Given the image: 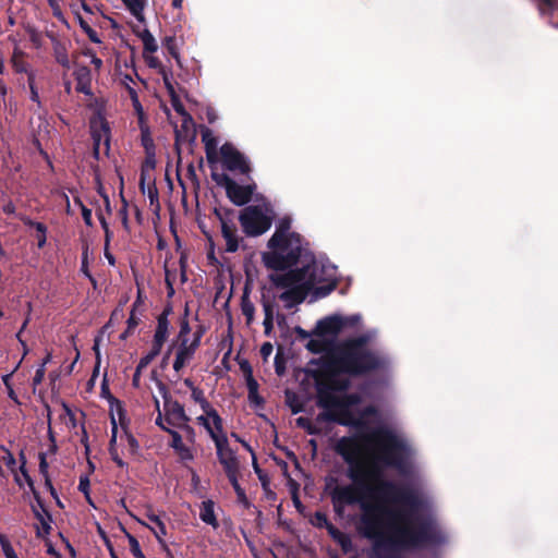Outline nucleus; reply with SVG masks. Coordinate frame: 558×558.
I'll use <instances>...</instances> for the list:
<instances>
[{
	"mask_svg": "<svg viewBox=\"0 0 558 558\" xmlns=\"http://www.w3.org/2000/svg\"><path fill=\"white\" fill-rule=\"evenodd\" d=\"M359 320V315H335L319 320L307 342V349L314 353H323L317 361L312 362V366L315 367L310 369L316 383L317 404L324 409L317 420L337 422L362 432L367 426V417L377 412L373 407L355 411V405L361 399L355 393L345 392L350 385L349 377L376 369L385 361L368 345L373 338L372 333L342 343L336 342L339 331L344 326L354 325Z\"/></svg>",
	"mask_w": 558,
	"mask_h": 558,
	"instance_id": "obj_1",
	"label": "nucleus"
},
{
	"mask_svg": "<svg viewBox=\"0 0 558 558\" xmlns=\"http://www.w3.org/2000/svg\"><path fill=\"white\" fill-rule=\"evenodd\" d=\"M169 335V324L166 318H159L158 326L154 336V345L162 348Z\"/></svg>",
	"mask_w": 558,
	"mask_h": 558,
	"instance_id": "obj_19",
	"label": "nucleus"
},
{
	"mask_svg": "<svg viewBox=\"0 0 558 558\" xmlns=\"http://www.w3.org/2000/svg\"><path fill=\"white\" fill-rule=\"evenodd\" d=\"M140 376H141V372H138V366H137L135 374L133 376V385L136 387L140 385Z\"/></svg>",
	"mask_w": 558,
	"mask_h": 558,
	"instance_id": "obj_58",
	"label": "nucleus"
},
{
	"mask_svg": "<svg viewBox=\"0 0 558 558\" xmlns=\"http://www.w3.org/2000/svg\"><path fill=\"white\" fill-rule=\"evenodd\" d=\"M155 168V159L154 154L150 151V154H147V158L145 159V162L142 166L143 170L151 171Z\"/></svg>",
	"mask_w": 558,
	"mask_h": 558,
	"instance_id": "obj_44",
	"label": "nucleus"
},
{
	"mask_svg": "<svg viewBox=\"0 0 558 558\" xmlns=\"http://www.w3.org/2000/svg\"><path fill=\"white\" fill-rule=\"evenodd\" d=\"M105 256L108 259L110 265H114V258H113V256L107 250L105 252Z\"/></svg>",
	"mask_w": 558,
	"mask_h": 558,
	"instance_id": "obj_60",
	"label": "nucleus"
},
{
	"mask_svg": "<svg viewBox=\"0 0 558 558\" xmlns=\"http://www.w3.org/2000/svg\"><path fill=\"white\" fill-rule=\"evenodd\" d=\"M45 377V367L44 365H41L37 371H36V374H35V377H34V384L35 385H38L43 381Z\"/></svg>",
	"mask_w": 558,
	"mask_h": 558,
	"instance_id": "obj_49",
	"label": "nucleus"
},
{
	"mask_svg": "<svg viewBox=\"0 0 558 558\" xmlns=\"http://www.w3.org/2000/svg\"><path fill=\"white\" fill-rule=\"evenodd\" d=\"M82 216L87 226H92V210L85 206H82Z\"/></svg>",
	"mask_w": 558,
	"mask_h": 558,
	"instance_id": "obj_48",
	"label": "nucleus"
},
{
	"mask_svg": "<svg viewBox=\"0 0 558 558\" xmlns=\"http://www.w3.org/2000/svg\"><path fill=\"white\" fill-rule=\"evenodd\" d=\"M190 331H191V328H190L189 323L186 320H183L181 323L180 332L178 335L179 342H182L184 339H190L189 338Z\"/></svg>",
	"mask_w": 558,
	"mask_h": 558,
	"instance_id": "obj_39",
	"label": "nucleus"
},
{
	"mask_svg": "<svg viewBox=\"0 0 558 558\" xmlns=\"http://www.w3.org/2000/svg\"><path fill=\"white\" fill-rule=\"evenodd\" d=\"M13 373L11 374H7L4 376H2V381L8 390V396L11 400H13L15 403H19V399H17V396L16 393L14 392L12 386H11V376H12Z\"/></svg>",
	"mask_w": 558,
	"mask_h": 558,
	"instance_id": "obj_35",
	"label": "nucleus"
},
{
	"mask_svg": "<svg viewBox=\"0 0 558 558\" xmlns=\"http://www.w3.org/2000/svg\"><path fill=\"white\" fill-rule=\"evenodd\" d=\"M90 57V63L94 65V68L99 71L102 66V60L96 57L94 53L86 52Z\"/></svg>",
	"mask_w": 558,
	"mask_h": 558,
	"instance_id": "obj_47",
	"label": "nucleus"
},
{
	"mask_svg": "<svg viewBox=\"0 0 558 558\" xmlns=\"http://www.w3.org/2000/svg\"><path fill=\"white\" fill-rule=\"evenodd\" d=\"M179 428L183 433V438H185L190 444H194L195 430L193 429V427H191L187 423H184V425L179 426Z\"/></svg>",
	"mask_w": 558,
	"mask_h": 558,
	"instance_id": "obj_36",
	"label": "nucleus"
},
{
	"mask_svg": "<svg viewBox=\"0 0 558 558\" xmlns=\"http://www.w3.org/2000/svg\"><path fill=\"white\" fill-rule=\"evenodd\" d=\"M272 351H274V347L270 342H265L262 347H260V355L262 357L267 361L268 357L272 354Z\"/></svg>",
	"mask_w": 558,
	"mask_h": 558,
	"instance_id": "obj_43",
	"label": "nucleus"
},
{
	"mask_svg": "<svg viewBox=\"0 0 558 558\" xmlns=\"http://www.w3.org/2000/svg\"><path fill=\"white\" fill-rule=\"evenodd\" d=\"M157 386L159 388V392L162 396L165 402H163V410H165V418L162 417L163 422L166 421L169 425L179 427L181 425H184V423L189 422V417L185 414L183 405H181L177 401H172L168 398V392L165 387V385L160 381L157 383Z\"/></svg>",
	"mask_w": 558,
	"mask_h": 558,
	"instance_id": "obj_6",
	"label": "nucleus"
},
{
	"mask_svg": "<svg viewBox=\"0 0 558 558\" xmlns=\"http://www.w3.org/2000/svg\"><path fill=\"white\" fill-rule=\"evenodd\" d=\"M173 107L178 113L183 117V126L187 128L192 123L191 117L185 112L183 106L173 98Z\"/></svg>",
	"mask_w": 558,
	"mask_h": 558,
	"instance_id": "obj_37",
	"label": "nucleus"
},
{
	"mask_svg": "<svg viewBox=\"0 0 558 558\" xmlns=\"http://www.w3.org/2000/svg\"><path fill=\"white\" fill-rule=\"evenodd\" d=\"M0 544L5 558H19L12 545L10 544L9 539L5 536L0 535Z\"/></svg>",
	"mask_w": 558,
	"mask_h": 558,
	"instance_id": "obj_31",
	"label": "nucleus"
},
{
	"mask_svg": "<svg viewBox=\"0 0 558 558\" xmlns=\"http://www.w3.org/2000/svg\"><path fill=\"white\" fill-rule=\"evenodd\" d=\"M141 39H142V43L144 46L143 53H155L157 51V49H158L157 41L149 31L145 29L141 34Z\"/></svg>",
	"mask_w": 558,
	"mask_h": 558,
	"instance_id": "obj_22",
	"label": "nucleus"
},
{
	"mask_svg": "<svg viewBox=\"0 0 558 558\" xmlns=\"http://www.w3.org/2000/svg\"><path fill=\"white\" fill-rule=\"evenodd\" d=\"M21 220L24 222V225L28 226V227H32L35 229V225H37L38 222L36 221H33L32 219L27 218V217H21Z\"/></svg>",
	"mask_w": 558,
	"mask_h": 558,
	"instance_id": "obj_56",
	"label": "nucleus"
},
{
	"mask_svg": "<svg viewBox=\"0 0 558 558\" xmlns=\"http://www.w3.org/2000/svg\"><path fill=\"white\" fill-rule=\"evenodd\" d=\"M165 84H166L169 93L172 95L174 93V90H173V87H172V85L170 84V82L168 81L167 77H165Z\"/></svg>",
	"mask_w": 558,
	"mask_h": 558,
	"instance_id": "obj_63",
	"label": "nucleus"
},
{
	"mask_svg": "<svg viewBox=\"0 0 558 558\" xmlns=\"http://www.w3.org/2000/svg\"><path fill=\"white\" fill-rule=\"evenodd\" d=\"M221 161L230 171L247 173L250 166L245 157L238 151L231 144H225L220 148Z\"/></svg>",
	"mask_w": 558,
	"mask_h": 558,
	"instance_id": "obj_10",
	"label": "nucleus"
},
{
	"mask_svg": "<svg viewBox=\"0 0 558 558\" xmlns=\"http://www.w3.org/2000/svg\"><path fill=\"white\" fill-rule=\"evenodd\" d=\"M33 512L36 517V519L39 522V525L37 526V534L39 536H44L49 534L50 532V521L51 518L47 510L43 507L41 502L37 499V505L32 506Z\"/></svg>",
	"mask_w": 558,
	"mask_h": 558,
	"instance_id": "obj_13",
	"label": "nucleus"
},
{
	"mask_svg": "<svg viewBox=\"0 0 558 558\" xmlns=\"http://www.w3.org/2000/svg\"><path fill=\"white\" fill-rule=\"evenodd\" d=\"M90 133L94 141V155H108L110 149V128L101 114H96L90 120Z\"/></svg>",
	"mask_w": 558,
	"mask_h": 558,
	"instance_id": "obj_4",
	"label": "nucleus"
},
{
	"mask_svg": "<svg viewBox=\"0 0 558 558\" xmlns=\"http://www.w3.org/2000/svg\"><path fill=\"white\" fill-rule=\"evenodd\" d=\"M129 542H130V545H131V550L133 553V555L137 558H143L144 555L141 550V547H140V544L135 539V537L133 536H129Z\"/></svg>",
	"mask_w": 558,
	"mask_h": 558,
	"instance_id": "obj_40",
	"label": "nucleus"
},
{
	"mask_svg": "<svg viewBox=\"0 0 558 558\" xmlns=\"http://www.w3.org/2000/svg\"><path fill=\"white\" fill-rule=\"evenodd\" d=\"M191 398L199 404L202 411L206 410V407H213L204 397L203 390L196 388H193L191 390Z\"/></svg>",
	"mask_w": 558,
	"mask_h": 558,
	"instance_id": "obj_29",
	"label": "nucleus"
},
{
	"mask_svg": "<svg viewBox=\"0 0 558 558\" xmlns=\"http://www.w3.org/2000/svg\"><path fill=\"white\" fill-rule=\"evenodd\" d=\"M141 135H142V144L145 147L147 154L154 150V143L150 136V132L145 121L140 122Z\"/></svg>",
	"mask_w": 558,
	"mask_h": 558,
	"instance_id": "obj_26",
	"label": "nucleus"
},
{
	"mask_svg": "<svg viewBox=\"0 0 558 558\" xmlns=\"http://www.w3.org/2000/svg\"><path fill=\"white\" fill-rule=\"evenodd\" d=\"M40 471L45 473L47 471L48 464L46 461V457L44 454H40V463H39Z\"/></svg>",
	"mask_w": 558,
	"mask_h": 558,
	"instance_id": "obj_55",
	"label": "nucleus"
},
{
	"mask_svg": "<svg viewBox=\"0 0 558 558\" xmlns=\"http://www.w3.org/2000/svg\"><path fill=\"white\" fill-rule=\"evenodd\" d=\"M269 252L262 255L264 265L275 270L269 280L282 290L279 299L284 307L302 303L308 293L316 298L330 293L336 286V274L331 266L315 260L302 244L300 234L291 231L290 218H282L268 241Z\"/></svg>",
	"mask_w": 558,
	"mask_h": 558,
	"instance_id": "obj_2",
	"label": "nucleus"
},
{
	"mask_svg": "<svg viewBox=\"0 0 558 558\" xmlns=\"http://www.w3.org/2000/svg\"><path fill=\"white\" fill-rule=\"evenodd\" d=\"M65 418L69 420V423L71 424V427H74L75 426V421H74V417H73V414L71 413V411L69 410V408L66 407H63V414H62Z\"/></svg>",
	"mask_w": 558,
	"mask_h": 558,
	"instance_id": "obj_51",
	"label": "nucleus"
},
{
	"mask_svg": "<svg viewBox=\"0 0 558 558\" xmlns=\"http://www.w3.org/2000/svg\"><path fill=\"white\" fill-rule=\"evenodd\" d=\"M35 230L37 232L36 239H37V245L38 247H44L47 242V228L44 223H37L35 225Z\"/></svg>",
	"mask_w": 558,
	"mask_h": 558,
	"instance_id": "obj_32",
	"label": "nucleus"
},
{
	"mask_svg": "<svg viewBox=\"0 0 558 558\" xmlns=\"http://www.w3.org/2000/svg\"><path fill=\"white\" fill-rule=\"evenodd\" d=\"M128 89H129V94H130V97L133 102V107L138 114V121L142 122V121H144V112H143V107L138 100L137 93L132 87H129Z\"/></svg>",
	"mask_w": 558,
	"mask_h": 558,
	"instance_id": "obj_30",
	"label": "nucleus"
},
{
	"mask_svg": "<svg viewBox=\"0 0 558 558\" xmlns=\"http://www.w3.org/2000/svg\"><path fill=\"white\" fill-rule=\"evenodd\" d=\"M147 519L149 520V524L137 519V521L148 527L153 533L154 535L156 536V538L158 539L159 543H162V538L166 536L167 534V530H166V525L163 523V521L160 519V517H158L157 514L153 513V512H148L146 514Z\"/></svg>",
	"mask_w": 558,
	"mask_h": 558,
	"instance_id": "obj_14",
	"label": "nucleus"
},
{
	"mask_svg": "<svg viewBox=\"0 0 558 558\" xmlns=\"http://www.w3.org/2000/svg\"><path fill=\"white\" fill-rule=\"evenodd\" d=\"M14 210H15V207L12 203H8L7 205L3 206V211L7 214H13Z\"/></svg>",
	"mask_w": 558,
	"mask_h": 558,
	"instance_id": "obj_57",
	"label": "nucleus"
},
{
	"mask_svg": "<svg viewBox=\"0 0 558 558\" xmlns=\"http://www.w3.org/2000/svg\"><path fill=\"white\" fill-rule=\"evenodd\" d=\"M156 409L158 411V416L156 417V424L160 426L162 429L167 430L172 440L170 446L174 449L175 453L180 457L181 460L190 461L194 458L192 448L183 442V436L174 429L169 428L163 424L161 411L159 409V400L155 399Z\"/></svg>",
	"mask_w": 558,
	"mask_h": 558,
	"instance_id": "obj_8",
	"label": "nucleus"
},
{
	"mask_svg": "<svg viewBox=\"0 0 558 558\" xmlns=\"http://www.w3.org/2000/svg\"><path fill=\"white\" fill-rule=\"evenodd\" d=\"M78 21H80L82 28L88 35V38L94 43H100V39H99L97 33L81 16H78Z\"/></svg>",
	"mask_w": 558,
	"mask_h": 558,
	"instance_id": "obj_34",
	"label": "nucleus"
},
{
	"mask_svg": "<svg viewBox=\"0 0 558 558\" xmlns=\"http://www.w3.org/2000/svg\"><path fill=\"white\" fill-rule=\"evenodd\" d=\"M202 332L197 331L194 333L192 340L184 339L179 342L175 349V359L173 361V369L175 373H180L186 365L191 363L194 357L196 350L201 344Z\"/></svg>",
	"mask_w": 558,
	"mask_h": 558,
	"instance_id": "obj_7",
	"label": "nucleus"
},
{
	"mask_svg": "<svg viewBox=\"0 0 558 558\" xmlns=\"http://www.w3.org/2000/svg\"><path fill=\"white\" fill-rule=\"evenodd\" d=\"M315 520L316 524L319 526L325 525L328 529V525H330L325 514L316 513Z\"/></svg>",
	"mask_w": 558,
	"mask_h": 558,
	"instance_id": "obj_50",
	"label": "nucleus"
},
{
	"mask_svg": "<svg viewBox=\"0 0 558 558\" xmlns=\"http://www.w3.org/2000/svg\"><path fill=\"white\" fill-rule=\"evenodd\" d=\"M246 386L250 402L259 405L263 400L258 395V384L251 375L246 378Z\"/></svg>",
	"mask_w": 558,
	"mask_h": 558,
	"instance_id": "obj_23",
	"label": "nucleus"
},
{
	"mask_svg": "<svg viewBox=\"0 0 558 558\" xmlns=\"http://www.w3.org/2000/svg\"><path fill=\"white\" fill-rule=\"evenodd\" d=\"M146 181H148V182L151 181L150 172L142 169V171H141V182H140L142 187L144 186Z\"/></svg>",
	"mask_w": 558,
	"mask_h": 558,
	"instance_id": "obj_52",
	"label": "nucleus"
},
{
	"mask_svg": "<svg viewBox=\"0 0 558 558\" xmlns=\"http://www.w3.org/2000/svg\"><path fill=\"white\" fill-rule=\"evenodd\" d=\"M81 1V5H82V9L87 12V13H93L90 7L87 5V3H84V0H80Z\"/></svg>",
	"mask_w": 558,
	"mask_h": 558,
	"instance_id": "obj_61",
	"label": "nucleus"
},
{
	"mask_svg": "<svg viewBox=\"0 0 558 558\" xmlns=\"http://www.w3.org/2000/svg\"><path fill=\"white\" fill-rule=\"evenodd\" d=\"M120 439H121V440H125V441L128 442V445H129V447H130L131 452H135V451H136V449H137V442H136L135 438H134L132 435L128 434V433L124 430V428H123V427L121 428Z\"/></svg>",
	"mask_w": 558,
	"mask_h": 558,
	"instance_id": "obj_38",
	"label": "nucleus"
},
{
	"mask_svg": "<svg viewBox=\"0 0 558 558\" xmlns=\"http://www.w3.org/2000/svg\"><path fill=\"white\" fill-rule=\"evenodd\" d=\"M76 90L85 95H92V73L86 66H77L74 71Z\"/></svg>",
	"mask_w": 558,
	"mask_h": 558,
	"instance_id": "obj_12",
	"label": "nucleus"
},
{
	"mask_svg": "<svg viewBox=\"0 0 558 558\" xmlns=\"http://www.w3.org/2000/svg\"><path fill=\"white\" fill-rule=\"evenodd\" d=\"M101 227L104 228L105 232L108 233V225L104 218L100 219Z\"/></svg>",
	"mask_w": 558,
	"mask_h": 558,
	"instance_id": "obj_64",
	"label": "nucleus"
},
{
	"mask_svg": "<svg viewBox=\"0 0 558 558\" xmlns=\"http://www.w3.org/2000/svg\"><path fill=\"white\" fill-rule=\"evenodd\" d=\"M296 424L300 427L306 428L310 434H316L317 429L311 424V422L305 417H299L296 420Z\"/></svg>",
	"mask_w": 558,
	"mask_h": 558,
	"instance_id": "obj_41",
	"label": "nucleus"
},
{
	"mask_svg": "<svg viewBox=\"0 0 558 558\" xmlns=\"http://www.w3.org/2000/svg\"><path fill=\"white\" fill-rule=\"evenodd\" d=\"M221 232L223 239L226 240V250L228 252H235L239 248V238L235 227L230 226L226 221H222Z\"/></svg>",
	"mask_w": 558,
	"mask_h": 558,
	"instance_id": "obj_15",
	"label": "nucleus"
},
{
	"mask_svg": "<svg viewBox=\"0 0 558 558\" xmlns=\"http://www.w3.org/2000/svg\"><path fill=\"white\" fill-rule=\"evenodd\" d=\"M265 314L266 315H265V319H264V325H265L266 331H268L272 327V313H271V308L269 306H265Z\"/></svg>",
	"mask_w": 558,
	"mask_h": 558,
	"instance_id": "obj_45",
	"label": "nucleus"
},
{
	"mask_svg": "<svg viewBox=\"0 0 558 558\" xmlns=\"http://www.w3.org/2000/svg\"><path fill=\"white\" fill-rule=\"evenodd\" d=\"M21 458H22L23 461H22V464L20 465V470L17 471L15 469L14 472H11V473L14 475V481L16 482V484L20 487H23L24 484H27V485L32 486L33 485L32 478H31V476L28 475V473L25 470L24 456L21 454Z\"/></svg>",
	"mask_w": 558,
	"mask_h": 558,
	"instance_id": "obj_21",
	"label": "nucleus"
},
{
	"mask_svg": "<svg viewBox=\"0 0 558 558\" xmlns=\"http://www.w3.org/2000/svg\"><path fill=\"white\" fill-rule=\"evenodd\" d=\"M226 191L230 201L238 206L248 203L253 195V186L239 185L233 181H228Z\"/></svg>",
	"mask_w": 558,
	"mask_h": 558,
	"instance_id": "obj_11",
	"label": "nucleus"
},
{
	"mask_svg": "<svg viewBox=\"0 0 558 558\" xmlns=\"http://www.w3.org/2000/svg\"><path fill=\"white\" fill-rule=\"evenodd\" d=\"M238 474L239 473H231V474H227V476H228L232 487L234 488L238 497L240 499H243L245 497V494H244V490L241 488V486L239 484Z\"/></svg>",
	"mask_w": 558,
	"mask_h": 558,
	"instance_id": "obj_33",
	"label": "nucleus"
},
{
	"mask_svg": "<svg viewBox=\"0 0 558 558\" xmlns=\"http://www.w3.org/2000/svg\"><path fill=\"white\" fill-rule=\"evenodd\" d=\"M160 348L153 344L151 350L141 359L137 365L138 372H142L145 367H147V365L160 353Z\"/></svg>",
	"mask_w": 558,
	"mask_h": 558,
	"instance_id": "obj_27",
	"label": "nucleus"
},
{
	"mask_svg": "<svg viewBox=\"0 0 558 558\" xmlns=\"http://www.w3.org/2000/svg\"><path fill=\"white\" fill-rule=\"evenodd\" d=\"M215 504L211 500H205L199 506V518L201 520L213 526L214 529H217L219 526L218 520L215 514L214 510Z\"/></svg>",
	"mask_w": 558,
	"mask_h": 558,
	"instance_id": "obj_16",
	"label": "nucleus"
},
{
	"mask_svg": "<svg viewBox=\"0 0 558 558\" xmlns=\"http://www.w3.org/2000/svg\"><path fill=\"white\" fill-rule=\"evenodd\" d=\"M328 532L330 536L341 546L344 551H349L352 547L349 535L339 531L333 525H328Z\"/></svg>",
	"mask_w": 558,
	"mask_h": 558,
	"instance_id": "obj_20",
	"label": "nucleus"
},
{
	"mask_svg": "<svg viewBox=\"0 0 558 558\" xmlns=\"http://www.w3.org/2000/svg\"><path fill=\"white\" fill-rule=\"evenodd\" d=\"M58 61H59L62 65H64V66H66V68L69 66V60H68V58H66V57L59 56V57H58Z\"/></svg>",
	"mask_w": 558,
	"mask_h": 558,
	"instance_id": "obj_59",
	"label": "nucleus"
},
{
	"mask_svg": "<svg viewBox=\"0 0 558 558\" xmlns=\"http://www.w3.org/2000/svg\"><path fill=\"white\" fill-rule=\"evenodd\" d=\"M88 487H89V482L88 480L85 477V478H81L80 481V489L85 494L87 495L88 493Z\"/></svg>",
	"mask_w": 558,
	"mask_h": 558,
	"instance_id": "obj_53",
	"label": "nucleus"
},
{
	"mask_svg": "<svg viewBox=\"0 0 558 558\" xmlns=\"http://www.w3.org/2000/svg\"><path fill=\"white\" fill-rule=\"evenodd\" d=\"M274 210L269 203L245 207L239 216L243 232L248 236H258L267 232L274 220Z\"/></svg>",
	"mask_w": 558,
	"mask_h": 558,
	"instance_id": "obj_3",
	"label": "nucleus"
},
{
	"mask_svg": "<svg viewBox=\"0 0 558 558\" xmlns=\"http://www.w3.org/2000/svg\"><path fill=\"white\" fill-rule=\"evenodd\" d=\"M183 384H184V385H185L190 390H192L193 388H196V387L193 385L192 380H191V379H189V378L184 379Z\"/></svg>",
	"mask_w": 558,
	"mask_h": 558,
	"instance_id": "obj_62",
	"label": "nucleus"
},
{
	"mask_svg": "<svg viewBox=\"0 0 558 558\" xmlns=\"http://www.w3.org/2000/svg\"><path fill=\"white\" fill-rule=\"evenodd\" d=\"M131 13L140 21H144L143 10H144V0H122Z\"/></svg>",
	"mask_w": 558,
	"mask_h": 558,
	"instance_id": "obj_24",
	"label": "nucleus"
},
{
	"mask_svg": "<svg viewBox=\"0 0 558 558\" xmlns=\"http://www.w3.org/2000/svg\"><path fill=\"white\" fill-rule=\"evenodd\" d=\"M202 141L205 145L206 157L209 162L216 160L218 142L211 131L206 130L202 135Z\"/></svg>",
	"mask_w": 558,
	"mask_h": 558,
	"instance_id": "obj_17",
	"label": "nucleus"
},
{
	"mask_svg": "<svg viewBox=\"0 0 558 558\" xmlns=\"http://www.w3.org/2000/svg\"><path fill=\"white\" fill-rule=\"evenodd\" d=\"M215 444L217 458L226 474L239 473L240 462L236 452L230 447L228 437L217 440Z\"/></svg>",
	"mask_w": 558,
	"mask_h": 558,
	"instance_id": "obj_9",
	"label": "nucleus"
},
{
	"mask_svg": "<svg viewBox=\"0 0 558 558\" xmlns=\"http://www.w3.org/2000/svg\"><path fill=\"white\" fill-rule=\"evenodd\" d=\"M0 463L1 468L5 465L10 472H14L17 464L13 454L4 447L0 448Z\"/></svg>",
	"mask_w": 558,
	"mask_h": 558,
	"instance_id": "obj_25",
	"label": "nucleus"
},
{
	"mask_svg": "<svg viewBox=\"0 0 558 558\" xmlns=\"http://www.w3.org/2000/svg\"><path fill=\"white\" fill-rule=\"evenodd\" d=\"M111 423H112V435H111V439H110V448H109V451H110V456L112 458V460L119 465V466H124V462L123 460L120 458L119 453H118V450L116 448V444H117V440H118V437H119V428H118V425H117V422H116V418L112 416L111 418Z\"/></svg>",
	"mask_w": 558,
	"mask_h": 558,
	"instance_id": "obj_18",
	"label": "nucleus"
},
{
	"mask_svg": "<svg viewBox=\"0 0 558 558\" xmlns=\"http://www.w3.org/2000/svg\"><path fill=\"white\" fill-rule=\"evenodd\" d=\"M144 59L150 68H157L159 65V60L154 56V53H143Z\"/></svg>",
	"mask_w": 558,
	"mask_h": 558,
	"instance_id": "obj_46",
	"label": "nucleus"
},
{
	"mask_svg": "<svg viewBox=\"0 0 558 558\" xmlns=\"http://www.w3.org/2000/svg\"><path fill=\"white\" fill-rule=\"evenodd\" d=\"M60 195L62 196V198L65 202V211H66V214L71 215L73 211H72V208H71L69 196L65 193H63V192L60 193Z\"/></svg>",
	"mask_w": 558,
	"mask_h": 558,
	"instance_id": "obj_54",
	"label": "nucleus"
},
{
	"mask_svg": "<svg viewBox=\"0 0 558 558\" xmlns=\"http://www.w3.org/2000/svg\"><path fill=\"white\" fill-rule=\"evenodd\" d=\"M196 421L205 428L214 442L227 437L223 421L214 407H206V410L196 417Z\"/></svg>",
	"mask_w": 558,
	"mask_h": 558,
	"instance_id": "obj_5",
	"label": "nucleus"
},
{
	"mask_svg": "<svg viewBox=\"0 0 558 558\" xmlns=\"http://www.w3.org/2000/svg\"><path fill=\"white\" fill-rule=\"evenodd\" d=\"M28 84H29V89H31V99L35 102H39V95L35 87L33 74H29V76H28Z\"/></svg>",
	"mask_w": 558,
	"mask_h": 558,
	"instance_id": "obj_42",
	"label": "nucleus"
},
{
	"mask_svg": "<svg viewBox=\"0 0 558 558\" xmlns=\"http://www.w3.org/2000/svg\"><path fill=\"white\" fill-rule=\"evenodd\" d=\"M12 64H13V68L17 72H26L27 71V66L23 61V52L21 50H19L17 48L14 49V52L12 56Z\"/></svg>",
	"mask_w": 558,
	"mask_h": 558,
	"instance_id": "obj_28",
	"label": "nucleus"
}]
</instances>
